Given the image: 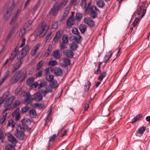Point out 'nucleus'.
I'll use <instances>...</instances> for the list:
<instances>
[{
	"label": "nucleus",
	"mask_w": 150,
	"mask_h": 150,
	"mask_svg": "<svg viewBox=\"0 0 150 150\" xmlns=\"http://www.w3.org/2000/svg\"><path fill=\"white\" fill-rule=\"evenodd\" d=\"M50 86H48V88L49 89L46 88V90H43L39 91L35 94V97L34 99L36 101L38 102L41 100L42 99L43 96L42 94L45 95L47 93L52 92V88H55L56 87V83L55 81H53L50 83Z\"/></svg>",
	"instance_id": "nucleus-1"
},
{
	"label": "nucleus",
	"mask_w": 150,
	"mask_h": 150,
	"mask_svg": "<svg viewBox=\"0 0 150 150\" xmlns=\"http://www.w3.org/2000/svg\"><path fill=\"white\" fill-rule=\"evenodd\" d=\"M22 124L21 126L20 124H18L16 127V131H24L25 130H30V129L28 126L31 123V121L28 118H24L21 121Z\"/></svg>",
	"instance_id": "nucleus-2"
},
{
	"label": "nucleus",
	"mask_w": 150,
	"mask_h": 150,
	"mask_svg": "<svg viewBox=\"0 0 150 150\" xmlns=\"http://www.w3.org/2000/svg\"><path fill=\"white\" fill-rule=\"evenodd\" d=\"M49 28V26L44 22L41 23L36 30L38 35L40 37L43 36L47 33Z\"/></svg>",
	"instance_id": "nucleus-3"
},
{
	"label": "nucleus",
	"mask_w": 150,
	"mask_h": 150,
	"mask_svg": "<svg viewBox=\"0 0 150 150\" xmlns=\"http://www.w3.org/2000/svg\"><path fill=\"white\" fill-rule=\"evenodd\" d=\"M23 96L25 98L24 103L25 104H29L33 100V98L32 97L29 91L26 92Z\"/></svg>",
	"instance_id": "nucleus-4"
},
{
	"label": "nucleus",
	"mask_w": 150,
	"mask_h": 150,
	"mask_svg": "<svg viewBox=\"0 0 150 150\" xmlns=\"http://www.w3.org/2000/svg\"><path fill=\"white\" fill-rule=\"evenodd\" d=\"M18 52V50L17 49V48H15L14 50L11 53V56L9 57L8 59H6L5 62L3 64L4 66H5L7 64L9 60L11 61L13 60L15 58Z\"/></svg>",
	"instance_id": "nucleus-5"
},
{
	"label": "nucleus",
	"mask_w": 150,
	"mask_h": 150,
	"mask_svg": "<svg viewBox=\"0 0 150 150\" xmlns=\"http://www.w3.org/2000/svg\"><path fill=\"white\" fill-rule=\"evenodd\" d=\"M99 12V10L95 6H92L90 13L91 16L93 18H96L98 16V13Z\"/></svg>",
	"instance_id": "nucleus-6"
},
{
	"label": "nucleus",
	"mask_w": 150,
	"mask_h": 150,
	"mask_svg": "<svg viewBox=\"0 0 150 150\" xmlns=\"http://www.w3.org/2000/svg\"><path fill=\"white\" fill-rule=\"evenodd\" d=\"M14 7L13 4L11 5V7L7 11L6 13L4 16V18L5 20H7L9 18L11 14V12Z\"/></svg>",
	"instance_id": "nucleus-7"
},
{
	"label": "nucleus",
	"mask_w": 150,
	"mask_h": 150,
	"mask_svg": "<svg viewBox=\"0 0 150 150\" xmlns=\"http://www.w3.org/2000/svg\"><path fill=\"white\" fill-rule=\"evenodd\" d=\"M22 62L21 61H18L14 64L12 69V72H14L16 71L18 69L20 68Z\"/></svg>",
	"instance_id": "nucleus-8"
},
{
	"label": "nucleus",
	"mask_w": 150,
	"mask_h": 150,
	"mask_svg": "<svg viewBox=\"0 0 150 150\" xmlns=\"http://www.w3.org/2000/svg\"><path fill=\"white\" fill-rule=\"evenodd\" d=\"M84 21L85 23L91 27H93L94 25V22L91 18L88 17L85 18Z\"/></svg>",
	"instance_id": "nucleus-9"
},
{
	"label": "nucleus",
	"mask_w": 150,
	"mask_h": 150,
	"mask_svg": "<svg viewBox=\"0 0 150 150\" xmlns=\"http://www.w3.org/2000/svg\"><path fill=\"white\" fill-rule=\"evenodd\" d=\"M40 45V44L38 43L34 45L32 48L30 53L32 57H33L35 55Z\"/></svg>",
	"instance_id": "nucleus-10"
},
{
	"label": "nucleus",
	"mask_w": 150,
	"mask_h": 150,
	"mask_svg": "<svg viewBox=\"0 0 150 150\" xmlns=\"http://www.w3.org/2000/svg\"><path fill=\"white\" fill-rule=\"evenodd\" d=\"M52 109L51 107L47 111V114L45 117L44 120L45 122V125H47L49 122L51 120V117L50 116V115L51 114Z\"/></svg>",
	"instance_id": "nucleus-11"
},
{
	"label": "nucleus",
	"mask_w": 150,
	"mask_h": 150,
	"mask_svg": "<svg viewBox=\"0 0 150 150\" xmlns=\"http://www.w3.org/2000/svg\"><path fill=\"white\" fill-rule=\"evenodd\" d=\"M15 48H17L18 50V52L16 54V55H17V59L18 60V61H21V62H23V59L25 57L26 55L24 54L23 52H22L21 51L20 53H18V48L16 47Z\"/></svg>",
	"instance_id": "nucleus-12"
},
{
	"label": "nucleus",
	"mask_w": 150,
	"mask_h": 150,
	"mask_svg": "<svg viewBox=\"0 0 150 150\" xmlns=\"http://www.w3.org/2000/svg\"><path fill=\"white\" fill-rule=\"evenodd\" d=\"M143 7L142 6H140L139 8L137 10V11L136 13L137 14L139 15L141 13H142L143 14L142 16V17H143L144 16L146 13V10L145 9H143Z\"/></svg>",
	"instance_id": "nucleus-13"
},
{
	"label": "nucleus",
	"mask_w": 150,
	"mask_h": 150,
	"mask_svg": "<svg viewBox=\"0 0 150 150\" xmlns=\"http://www.w3.org/2000/svg\"><path fill=\"white\" fill-rule=\"evenodd\" d=\"M18 24H16L15 26L11 28L10 31L9 32L8 35L6 36L7 40H8L10 38L13 33L15 31L16 29L18 28Z\"/></svg>",
	"instance_id": "nucleus-14"
},
{
	"label": "nucleus",
	"mask_w": 150,
	"mask_h": 150,
	"mask_svg": "<svg viewBox=\"0 0 150 150\" xmlns=\"http://www.w3.org/2000/svg\"><path fill=\"white\" fill-rule=\"evenodd\" d=\"M74 19L73 17H71L69 18L67 21V25L68 27L71 28L74 24Z\"/></svg>",
	"instance_id": "nucleus-15"
},
{
	"label": "nucleus",
	"mask_w": 150,
	"mask_h": 150,
	"mask_svg": "<svg viewBox=\"0 0 150 150\" xmlns=\"http://www.w3.org/2000/svg\"><path fill=\"white\" fill-rule=\"evenodd\" d=\"M68 1V0H63L59 5L57 6V11L59 8L64 7L67 3Z\"/></svg>",
	"instance_id": "nucleus-16"
},
{
	"label": "nucleus",
	"mask_w": 150,
	"mask_h": 150,
	"mask_svg": "<svg viewBox=\"0 0 150 150\" xmlns=\"http://www.w3.org/2000/svg\"><path fill=\"white\" fill-rule=\"evenodd\" d=\"M15 134L16 137L20 140L23 139L24 136L23 132H15Z\"/></svg>",
	"instance_id": "nucleus-17"
},
{
	"label": "nucleus",
	"mask_w": 150,
	"mask_h": 150,
	"mask_svg": "<svg viewBox=\"0 0 150 150\" xmlns=\"http://www.w3.org/2000/svg\"><path fill=\"white\" fill-rule=\"evenodd\" d=\"M96 5L99 8H103L105 6V4L103 0H98L96 2Z\"/></svg>",
	"instance_id": "nucleus-18"
},
{
	"label": "nucleus",
	"mask_w": 150,
	"mask_h": 150,
	"mask_svg": "<svg viewBox=\"0 0 150 150\" xmlns=\"http://www.w3.org/2000/svg\"><path fill=\"white\" fill-rule=\"evenodd\" d=\"M112 54V53L111 51H109L106 54L104 57L103 62L105 63H107L108 60L111 58Z\"/></svg>",
	"instance_id": "nucleus-19"
},
{
	"label": "nucleus",
	"mask_w": 150,
	"mask_h": 150,
	"mask_svg": "<svg viewBox=\"0 0 150 150\" xmlns=\"http://www.w3.org/2000/svg\"><path fill=\"white\" fill-rule=\"evenodd\" d=\"M87 26L84 24H81L79 26V29L82 34H84L86 31L87 29Z\"/></svg>",
	"instance_id": "nucleus-20"
},
{
	"label": "nucleus",
	"mask_w": 150,
	"mask_h": 150,
	"mask_svg": "<svg viewBox=\"0 0 150 150\" xmlns=\"http://www.w3.org/2000/svg\"><path fill=\"white\" fill-rule=\"evenodd\" d=\"M64 54L67 57L71 58H73L74 55L73 52L70 50H66L65 51Z\"/></svg>",
	"instance_id": "nucleus-21"
},
{
	"label": "nucleus",
	"mask_w": 150,
	"mask_h": 150,
	"mask_svg": "<svg viewBox=\"0 0 150 150\" xmlns=\"http://www.w3.org/2000/svg\"><path fill=\"white\" fill-rule=\"evenodd\" d=\"M8 140L10 141L12 144H16L17 141L15 138L12 135L10 134L8 136Z\"/></svg>",
	"instance_id": "nucleus-22"
},
{
	"label": "nucleus",
	"mask_w": 150,
	"mask_h": 150,
	"mask_svg": "<svg viewBox=\"0 0 150 150\" xmlns=\"http://www.w3.org/2000/svg\"><path fill=\"white\" fill-rule=\"evenodd\" d=\"M7 112L5 113L4 115L0 116V124H2L4 123L6 119Z\"/></svg>",
	"instance_id": "nucleus-23"
},
{
	"label": "nucleus",
	"mask_w": 150,
	"mask_h": 150,
	"mask_svg": "<svg viewBox=\"0 0 150 150\" xmlns=\"http://www.w3.org/2000/svg\"><path fill=\"white\" fill-rule=\"evenodd\" d=\"M142 116L141 114H138L133 119L131 123L132 124L134 123L137 121L140 120L141 118H142Z\"/></svg>",
	"instance_id": "nucleus-24"
},
{
	"label": "nucleus",
	"mask_w": 150,
	"mask_h": 150,
	"mask_svg": "<svg viewBox=\"0 0 150 150\" xmlns=\"http://www.w3.org/2000/svg\"><path fill=\"white\" fill-rule=\"evenodd\" d=\"M30 116L33 118H35L37 116V114L35 110L33 109L30 110L29 111Z\"/></svg>",
	"instance_id": "nucleus-25"
},
{
	"label": "nucleus",
	"mask_w": 150,
	"mask_h": 150,
	"mask_svg": "<svg viewBox=\"0 0 150 150\" xmlns=\"http://www.w3.org/2000/svg\"><path fill=\"white\" fill-rule=\"evenodd\" d=\"M52 49L51 46L50 45L46 52L44 54V56L45 57H47L48 55L50 54L52 52Z\"/></svg>",
	"instance_id": "nucleus-26"
},
{
	"label": "nucleus",
	"mask_w": 150,
	"mask_h": 150,
	"mask_svg": "<svg viewBox=\"0 0 150 150\" xmlns=\"http://www.w3.org/2000/svg\"><path fill=\"white\" fill-rule=\"evenodd\" d=\"M56 134H54L53 136L49 137V140L48 142V145L50 146L52 143L56 138Z\"/></svg>",
	"instance_id": "nucleus-27"
},
{
	"label": "nucleus",
	"mask_w": 150,
	"mask_h": 150,
	"mask_svg": "<svg viewBox=\"0 0 150 150\" xmlns=\"http://www.w3.org/2000/svg\"><path fill=\"white\" fill-rule=\"evenodd\" d=\"M91 85V83L89 81H87V82L85 83L84 87V88L85 92H87L88 91L90 88Z\"/></svg>",
	"instance_id": "nucleus-28"
},
{
	"label": "nucleus",
	"mask_w": 150,
	"mask_h": 150,
	"mask_svg": "<svg viewBox=\"0 0 150 150\" xmlns=\"http://www.w3.org/2000/svg\"><path fill=\"white\" fill-rule=\"evenodd\" d=\"M107 72L106 71L103 72L98 76V80L100 81H102L103 78L105 76Z\"/></svg>",
	"instance_id": "nucleus-29"
},
{
	"label": "nucleus",
	"mask_w": 150,
	"mask_h": 150,
	"mask_svg": "<svg viewBox=\"0 0 150 150\" xmlns=\"http://www.w3.org/2000/svg\"><path fill=\"white\" fill-rule=\"evenodd\" d=\"M69 46L70 48L74 50H76L78 47V45L74 42L70 44Z\"/></svg>",
	"instance_id": "nucleus-30"
},
{
	"label": "nucleus",
	"mask_w": 150,
	"mask_h": 150,
	"mask_svg": "<svg viewBox=\"0 0 150 150\" xmlns=\"http://www.w3.org/2000/svg\"><path fill=\"white\" fill-rule=\"evenodd\" d=\"M23 74V71H19L16 72L15 75L19 80L21 78Z\"/></svg>",
	"instance_id": "nucleus-31"
},
{
	"label": "nucleus",
	"mask_w": 150,
	"mask_h": 150,
	"mask_svg": "<svg viewBox=\"0 0 150 150\" xmlns=\"http://www.w3.org/2000/svg\"><path fill=\"white\" fill-rule=\"evenodd\" d=\"M54 76L52 75L46 74V78L47 80L50 82H51L53 80Z\"/></svg>",
	"instance_id": "nucleus-32"
},
{
	"label": "nucleus",
	"mask_w": 150,
	"mask_h": 150,
	"mask_svg": "<svg viewBox=\"0 0 150 150\" xmlns=\"http://www.w3.org/2000/svg\"><path fill=\"white\" fill-rule=\"evenodd\" d=\"M29 50V46L28 45L24 47L22 49L21 51L22 52H23L24 54L26 55L27 52Z\"/></svg>",
	"instance_id": "nucleus-33"
},
{
	"label": "nucleus",
	"mask_w": 150,
	"mask_h": 150,
	"mask_svg": "<svg viewBox=\"0 0 150 150\" xmlns=\"http://www.w3.org/2000/svg\"><path fill=\"white\" fill-rule=\"evenodd\" d=\"M50 12L54 16L56 15V6L55 4L54 5L53 7L51 9Z\"/></svg>",
	"instance_id": "nucleus-34"
},
{
	"label": "nucleus",
	"mask_w": 150,
	"mask_h": 150,
	"mask_svg": "<svg viewBox=\"0 0 150 150\" xmlns=\"http://www.w3.org/2000/svg\"><path fill=\"white\" fill-rule=\"evenodd\" d=\"M18 16L17 15V14H15L13 16L11 21V22L10 23V25H11L14 24L17 19V17Z\"/></svg>",
	"instance_id": "nucleus-35"
},
{
	"label": "nucleus",
	"mask_w": 150,
	"mask_h": 150,
	"mask_svg": "<svg viewBox=\"0 0 150 150\" xmlns=\"http://www.w3.org/2000/svg\"><path fill=\"white\" fill-rule=\"evenodd\" d=\"M35 106L36 108H38L39 109H41L42 108L45 106L44 104L43 103H36L34 105Z\"/></svg>",
	"instance_id": "nucleus-36"
},
{
	"label": "nucleus",
	"mask_w": 150,
	"mask_h": 150,
	"mask_svg": "<svg viewBox=\"0 0 150 150\" xmlns=\"http://www.w3.org/2000/svg\"><path fill=\"white\" fill-rule=\"evenodd\" d=\"M9 94L10 92L9 91H7L4 93L1 97L4 100V101L8 97Z\"/></svg>",
	"instance_id": "nucleus-37"
},
{
	"label": "nucleus",
	"mask_w": 150,
	"mask_h": 150,
	"mask_svg": "<svg viewBox=\"0 0 150 150\" xmlns=\"http://www.w3.org/2000/svg\"><path fill=\"white\" fill-rule=\"evenodd\" d=\"M69 7L67 6L64 10V13L63 14V16L64 18H65L67 16L69 13Z\"/></svg>",
	"instance_id": "nucleus-38"
},
{
	"label": "nucleus",
	"mask_w": 150,
	"mask_h": 150,
	"mask_svg": "<svg viewBox=\"0 0 150 150\" xmlns=\"http://www.w3.org/2000/svg\"><path fill=\"white\" fill-rule=\"evenodd\" d=\"M15 124V122L13 120H10L8 121V126L11 127L13 128Z\"/></svg>",
	"instance_id": "nucleus-39"
},
{
	"label": "nucleus",
	"mask_w": 150,
	"mask_h": 150,
	"mask_svg": "<svg viewBox=\"0 0 150 150\" xmlns=\"http://www.w3.org/2000/svg\"><path fill=\"white\" fill-rule=\"evenodd\" d=\"M78 35V36L74 38V40L77 42L79 43L81 42V39H82V37L81 35H79V34Z\"/></svg>",
	"instance_id": "nucleus-40"
},
{
	"label": "nucleus",
	"mask_w": 150,
	"mask_h": 150,
	"mask_svg": "<svg viewBox=\"0 0 150 150\" xmlns=\"http://www.w3.org/2000/svg\"><path fill=\"white\" fill-rule=\"evenodd\" d=\"M34 78L32 77H31L28 79L26 81V83L29 85L32 84L34 82Z\"/></svg>",
	"instance_id": "nucleus-41"
},
{
	"label": "nucleus",
	"mask_w": 150,
	"mask_h": 150,
	"mask_svg": "<svg viewBox=\"0 0 150 150\" xmlns=\"http://www.w3.org/2000/svg\"><path fill=\"white\" fill-rule=\"evenodd\" d=\"M71 62L70 60L68 58H65L64 59L63 62L65 66H67L70 64Z\"/></svg>",
	"instance_id": "nucleus-42"
},
{
	"label": "nucleus",
	"mask_w": 150,
	"mask_h": 150,
	"mask_svg": "<svg viewBox=\"0 0 150 150\" xmlns=\"http://www.w3.org/2000/svg\"><path fill=\"white\" fill-rule=\"evenodd\" d=\"M63 33V31L62 30H60L57 32V39L60 38Z\"/></svg>",
	"instance_id": "nucleus-43"
},
{
	"label": "nucleus",
	"mask_w": 150,
	"mask_h": 150,
	"mask_svg": "<svg viewBox=\"0 0 150 150\" xmlns=\"http://www.w3.org/2000/svg\"><path fill=\"white\" fill-rule=\"evenodd\" d=\"M15 99V97L13 96H11L7 99V102L12 104Z\"/></svg>",
	"instance_id": "nucleus-44"
},
{
	"label": "nucleus",
	"mask_w": 150,
	"mask_h": 150,
	"mask_svg": "<svg viewBox=\"0 0 150 150\" xmlns=\"http://www.w3.org/2000/svg\"><path fill=\"white\" fill-rule=\"evenodd\" d=\"M18 80L19 79L14 75L11 79V81L12 83H14L18 82Z\"/></svg>",
	"instance_id": "nucleus-45"
},
{
	"label": "nucleus",
	"mask_w": 150,
	"mask_h": 150,
	"mask_svg": "<svg viewBox=\"0 0 150 150\" xmlns=\"http://www.w3.org/2000/svg\"><path fill=\"white\" fill-rule=\"evenodd\" d=\"M140 18H137L134 20L133 22L132 23V25H133V27H135L138 22L139 21Z\"/></svg>",
	"instance_id": "nucleus-46"
},
{
	"label": "nucleus",
	"mask_w": 150,
	"mask_h": 150,
	"mask_svg": "<svg viewBox=\"0 0 150 150\" xmlns=\"http://www.w3.org/2000/svg\"><path fill=\"white\" fill-rule=\"evenodd\" d=\"M6 150H15V147L11 145H8L6 147Z\"/></svg>",
	"instance_id": "nucleus-47"
},
{
	"label": "nucleus",
	"mask_w": 150,
	"mask_h": 150,
	"mask_svg": "<svg viewBox=\"0 0 150 150\" xmlns=\"http://www.w3.org/2000/svg\"><path fill=\"white\" fill-rule=\"evenodd\" d=\"M72 33L73 34L79 35L80 34V33L79 31L77 28H73L72 30Z\"/></svg>",
	"instance_id": "nucleus-48"
},
{
	"label": "nucleus",
	"mask_w": 150,
	"mask_h": 150,
	"mask_svg": "<svg viewBox=\"0 0 150 150\" xmlns=\"http://www.w3.org/2000/svg\"><path fill=\"white\" fill-rule=\"evenodd\" d=\"M63 42L65 44L68 42V37L67 35H64L62 38Z\"/></svg>",
	"instance_id": "nucleus-49"
},
{
	"label": "nucleus",
	"mask_w": 150,
	"mask_h": 150,
	"mask_svg": "<svg viewBox=\"0 0 150 150\" xmlns=\"http://www.w3.org/2000/svg\"><path fill=\"white\" fill-rule=\"evenodd\" d=\"M62 74V69L59 67H57V76H61Z\"/></svg>",
	"instance_id": "nucleus-50"
},
{
	"label": "nucleus",
	"mask_w": 150,
	"mask_h": 150,
	"mask_svg": "<svg viewBox=\"0 0 150 150\" xmlns=\"http://www.w3.org/2000/svg\"><path fill=\"white\" fill-rule=\"evenodd\" d=\"M43 63V60L40 61L38 63L36 69L37 70H39L42 66Z\"/></svg>",
	"instance_id": "nucleus-51"
},
{
	"label": "nucleus",
	"mask_w": 150,
	"mask_h": 150,
	"mask_svg": "<svg viewBox=\"0 0 150 150\" xmlns=\"http://www.w3.org/2000/svg\"><path fill=\"white\" fill-rule=\"evenodd\" d=\"M82 18V15L79 13H77L76 15V18L79 21H80Z\"/></svg>",
	"instance_id": "nucleus-52"
},
{
	"label": "nucleus",
	"mask_w": 150,
	"mask_h": 150,
	"mask_svg": "<svg viewBox=\"0 0 150 150\" xmlns=\"http://www.w3.org/2000/svg\"><path fill=\"white\" fill-rule=\"evenodd\" d=\"M11 104L9 103L6 102L4 104V107L6 108L9 109L11 108Z\"/></svg>",
	"instance_id": "nucleus-53"
},
{
	"label": "nucleus",
	"mask_w": 150,
	"mask_h": 150,
	"mask_svg": "<svg viewBox=\"0 0 150 150\" xmlns=\"http://www.w3.org/2000/svg\"><path fill=\"white\" fill-rule=\"evenodd\" d=\"M40 1H39L37 3L36 5L34 7L33 10L35 11H36L38 10V7L40 6Z\"/></svg>",
	"instance_id": "nucleus-54"
},
{
	"label": "nucleus",
	"mask_w": 150,
	"mask_h": 150,
	"mask_svg": "<svg viewBox=\"0 0 150 150\" xmlns=\"http://www.w3.org/2000/svg\"><path fill=\"white\" fill-rule=\"evenodd\" d=\"M21 103V102L20 100H16L15 103L13 105V107L14 108H15L18 106Z\"/></svg>",
	"instance_id": "nucleus-55"
},
{
	"label": "nucleus",
	"mask_w": 150,
	"mask_h": 150,
	"mask_svg": "<svg viewBox=\"0 0 150 150\" xmlns=\"http://www.w3.org/2000/svg\"><path fill=\"white\" fill-rule=\"evenodd\" d=\"M29 107L28 105L25 106L22 109V113H24L26 112L29 109Z\"/></svg>",
	"instance_id": "nucleus-56"
},
{
	"label": "nucleus",
	"mask_w": 150,
	"mask_h": 150,
	"mask_svg": "<svg viewBox=\"0 0 150 150\" xmlns=\"http://www.w3.org/2000/svg\"><path fill=\"white\" fill-rule=\"evenodd\" d=\"M48 65L49 66H54L56 64V61H50L48 63Z\"/></svg>",
	"instance_id": "nucleus-57"
},
{
	"label": "nucleus",
	"mask_w": 150,
	"mask_h": 150,
	"mask_svg": "<svg viewBox=\"0 0 150 150\" xmlns=\"http://www.w3.org/2000/svg\"><path fill=\"white\" fill-rule=\"evenodd\" d=\"M38 85V82H35V83H33L30 86V88H36L37 86Z\"/></svg>",
	"instance_id": "nucleus-58"
},
{
	"label": "nucleus",
	"mask_w": 150,
	"mask_h": 150,
	"mask_svg": "<svg viewBox=\"0 0 150 150\" xmlns=\"http://www.w3.org/2000/svg\"><path fill=\"white\" fill-rule=\"evenodd\" d=\"M122 48V47L120 46L116 49V50H118L117 51V57L119 56L121 54V52H120V50Z\"/></svg>",
	"instance_id": "nucleus-59"
},
{
	"label": "nucleus",
	"mask_w": 150,
	"mask_h": 150,
	"mask_svg": "<svg viewBox=\"0 0 150 150\" xmlns=\"http://www.w3.org/2000/svg\"><path fill=\"white\" fill-rule=\"evenodd\" d=\"M25 39L24 38H23L22 39V42L21 44L20 47H23V46H24L25 43Z\"/></svg>",
	"instance_id": "nucleus-60"
},
{
	"label": "nucleus",
	"mask_w": 150,
	"mask_h": 150,
	"mask_svg": "<svg viewBox=\"0 0 150 150\" xmlns=\"http://www.w3.org/2000/svg\"><path fill=\"white\" fill-rule=\"evenodd\" d=\"M86 2L81 1V5L83 8H85L86 6Z\"/></svg>",
	"instance_id": "nucleus-61"
},
{
	"label": "nucleus",
	"mask_w": 150,
	"mask_h": 150,
	"mask_svg": "<svg viewBox=\"0 0 150 150\" xmlns=\"http://www.w3.org/2000/svg\"><path fill=\"white\" fill-rule=\"evenodd\" d=\"M42 75V71H40L38 72L36 74V77H41Z\"/></svg>",
	"instance_id": "nucleus-62"
},
{
	"label": "nucleus",
	"mask_w": 150,
	"mask_h": 150,
	"mask_svg": "<svg viewBox=\"0 0 150 150\" xmlns=\"http://www.w3.org/2000/svg\"><path fill=\"white\" fill-rule=\"evenodd\" d=\"M62 54L60 51L57 50V59L59 58L62 55Z\"/></svg>",
	"instance_id": "nucleus-63"
},
{
	"label": "nucleus",
	"mask_w": 150,
	"mask_h": 150,
	"mask_svg": "<svg viewBox=\"0 0 150 150\" xmlns=\"http://www.w3.org/2000/svg\"><path fill=\"white\" fill-rule=\"evenodd\" d=\"M21 88H18L15 91V94L16 95H17L21 92Z\"/></svg>",
	"instance_id": "nucleus-64"
}]
</instances>
